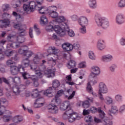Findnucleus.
Wrapping results in <instances>:
<instances>
[{"label": "nucleus", "instance_id": "obj_53", "mask_svg": "<svg viewBox=\"0 0 125 125\" xmlns=\"http://www.w3.org/2000/svg\"><path fill=\"white\" fill-rule=\"evenodd\" d=\"M70 19H71L72 21L76 22V21H79L80 18H79V16H78L77 15H73L70 16Z\"/></svg>", "mask_w": 125, "mask_h": 125}, {"label": "nucleus", "instance_id": "obj_57", "mask_svg": "<svg viewBox=\"0 0 125 125\" xmlns=\"http://www.w3.org/2000/svg\"><path fill=\"white\" fill-rule=\"evenodd\" d=\"M2 8L3 9V11L4 12L5 11H7L8 8H9V4H4L2 6Z\"/></svg>", "mask_w": 125, "mask_h": 125}, {"label": "nucleus", "instance_id": "obj_39", "mask_svg": "<svg viewBox=\"0 0 125 125\" xmlns=\"http://www.w3.org/2000/svg\"><path fill=\"white\" fill-rule=\"evenodd\" d=\"M43 94L48 97H52V90L51 88L47 89L43 92Z\"/></svg>", "mask_w": 125, "mask_h": 125}, {"label": "nucleus", "instance_id": "obj_61", "mask_svg": "<svg viewBox=\"0 0 125 125\" xmlns=\"http://www.w3.org/2000/svg\"><path fill=\"white\" fill-rule=\"evenodd\" d=\"M125 111V104H123L121 105L119 108V113L120 114H123Z\"/></svg>", "mask_w": 125, "mask_h": 125}, {"label": "nucleus", "instance_id": "obj_44", "mask_svg": "<svg viewBox=\"0 0 125 125\" xmlns=\"http://www.w3.org/2000/svg\"><path fill=\"white\" fill-rule=\"evenodd\" d=\"M32 55H33V52L32 51L26 49L25 52L24 53V55H23V56H26V57H27L26 58L29 59V58H30Z\"/></svg>", "mask_w": 125, "mask_h": 125}, {"label": "nucleus", "instance_id": "obj_35", "mask_svg": "<svg viewBox=\"0 0 125 125\" xmlns=\"http://www.w3.org/2000/svg\"><path fill=\"white\" fill-rule=\"evenodd\" d=\"M23 121V118L19 115L16 116L13 119V122L15 123V124H18V123H20V122H22Z\"/></svg>", "mask_w": 125, "mask_h": 125}, {"label": "nucleus", "instance_id": "obj_49", "mask_svg": "<svg viewBox=\"0 0 125 125\" xmlns=\"http://www.w3.org/2000/svg\"><path fill=\"white\" fill-rule=\"evenodd\" d=\"M105 102L107 105H110L113 103V99L110 97H106L105 98Z\"/></svg>", "mask_w": 125, "mask_h": 125}, {"label": "nucleus", "instance_id": "obj_18", "mask_svg": "<svg viewBox=\"0 0 125 125\" xmlns=\"http://www.w3.org/2000/svg\"><path fill=\"white\" fill-rule=\"evenodd\" d=\"M92 72L91 76L92 78H96V76L100 74V68L96 66H93L91 67Z\"/></svg>", "mask_w": 125, "mask_h": 125}, {"label": "nucleus", "instance_id": "obj_29", "mask_svg": "<svg viewBox=\"0 0 125 125\" xmlns=\"http://www.w3.org/2000/svg\"><path fill=\"white\" fill-rule=\"evenodd\" d=\"M70 28V21L65 17H63V30Z\"/></svg>", "mask_w": 125, "mask_h": 125}, {"label": "nucleus", "instance_id": "obj_32", "mask_svg": "<svg viewBox=\"0 0 125 125\" xmlns=\"http://www.w3.org/2000/svg\"><path fill=\"white\" fill-rule=\"evenodd\" d=\"M31 79L32 81H33L34 86L35 87L39 86V83L38 81L40 78L38 77V76H36V75H33L31 77Z\"/></svg>", "mask_w": 125, "mask_h": 125}, {"label": "nucleus", "instance_id": "obj_48", "mask_svg": "<svg viewBox=\"0 0 125 125\" xmlns=\"http://www.w3.org/2000/svg\"><path fill=\"white\" fill-rule=\"evenodd\" d=\"M88 55L90 59H91L92 60H95L96 59V57L92 51H89Z\"/></svg>", "mask_w": 125, "mask_h": 125}, {"label": "nucleus", "instance_id": "obj_52", "mask_svg": "<svg viewBox=\"0 0 125 125\" xmlns=\"http://www.w3.org/2000/svg\"><path fill=\"white\" fill-rule=\"evenodd\" d=\"M94 122L95 123V124H101L102 123H103V122L105 123V121L100 119L96 117H94Z\"/></svg>", "mask_w": 125, "mask_h": 125}, {"label": "nucleus", "instance_id": "obj_8", "mask_svg": "<svg viewBox=\"0 0 125 125\" xmlns=\"http://www.w3.org/2000/svg\"><path fill=\"white\" fill-rule=\"evenodd\" d=\"M36 64L34 63V65H30V69L35 71V74L38 78H42L43 77V71L44 69H42V66H38Z\"/></svg>", "mask_w": 125, "mask_h": 125}, {"label": "nucleus", "instance_id": "obj_43", "mask_svg": "<svg viewBox=\"0 0 125 125\" xmlns=\"http://www.w3.org/2000/svg\"><path fill=\"white\" fill-rule=\"evenodd\" d=\"M118 7L119 8H124L125 7V0H120L117 3Z\"/></svg>", "mask_w": 125, "mask_h": 125}, {"label": "nucleus", "instance_id": "obj_4", "mask_svg": "<svg viewBox=\"0 0 125 125\" xmlns=\"http://www.w3.org/2000/svg\"><path fill=\"white\" fill-rule=\"evenodd\" d=\"M57 7L51 6L48 8V14L52 18H56L55 21L58 23H62L63 22V16H59L58 13L56 12Z\"/></svg>", "mask_w": 125, "mask_h": 125}, {"label": "nucleus", "instance_id": "obj_62", "mask_svg": "<svg viewBox=\"0 0 125 125\" xmlns=\"http://www.w3.org/2000/svg\"><path fill=\"white\" fill-rule=\"evenodd\" d=\"M86 67V65L85 64V62H81L79 64L78 68H80V69L85 68Z\"/></svg>", "mask_w": 125, "mask_h": 125}, {"label": "nucleus", "instance_id": "obj_16", "mask_svg": "<svg viewBox=\"0 0 125 125\" xmlns=\"http://www.w3.org/2000/svg\"><path fill=\"white\" fill-rule=\"evenodd\" d=\"M28 0H13L12 2V6L14 8H17V7H19L24 4L25 2H27Z\"/></svg>", "mask_w": 125, "mask_h": 125}, {"label": "nucleus", "instance_id": "obj_27", "mask_svg": "<svg viewBox=\"0 0 125 125\" xmlns=\"http://www.w3.org/2000/svg\"><path fill=\"white\" fill-rule=\"evenodd\" d=\"M96 83H97V77H96V78H93V79L87 83L86 89H87L88 88V89H89L90 88H91V89H93V88H92L91 85H94V84H96Z\"/></svg>", "mask_w": 125, "mask_h": 125}, {"label": "nucleus", "instance_id": "obj_38", "mask_svg": "<svg viewBox=\"0 0 125 125\" xmlns=\"http://www.w3.org/2000/svg\"><path fill=\"white\" fill-rule=\"evenodd\" d=\"M26 49H28V46L26 45L22 46L19 50V53H20V54H23V55L24 56L25 53L26 52Z\"/></svg>", "mask_w": 125, "mask_h": 125}, {"label": "nucleus", "instance_id": "obj_14", "mask_svg": "<svg viewBox=\"0 0 125 125\" xmlns=\"http://www.w3.org/2000/svg\"><path fill=\"white\" fill-rule=\"evenodd\" d=\"M22 69V71H24L25 69L22 65H19L18 67L16 66H13V67H10L11 74L13 76L17 75L19 72H20V69Z\"/></svg>", "mask_w": 125, "mask_h": 125}, {"label": "nucleus", "instance_id": "obj_50", "mask_svg": "<svg viewBox=\"0 0 125 125\" xmlns=\"http://www.w3.org/2000/svg\"><path fill=\"white\" fill-rule=\"evenodd\" d=\"M4 53L6 56L9 57V56H12L13 55L14 52L10 50H6L4 52Z\"/></svg>", "mask_w": 125, "mask_h": 125}, {"label": "nucleus", "instance_id": "obj_7", "mask_svg": "<svg viewBox=\"0 0 125 125\" xmlns=\"http://www.w3.org/2000/svg\"><path fill=\"white\" fill-rule=\"evenodd\" d=\"M30 6L31 10H38L40 14H47L48 13V8H46L45 6L40 7V6L37 5L36 2H31L30 3Z\"/></svg>", "mask_w": 125, "mask_h": 125}, {"label": "nucleus", "instance_id": "obj_5", "mask_svg": "<svg viewBox=\"0 0 125 125\" xmlns=\"http://www.w3.org/2000/svg\"><path fill=\"white\" fill-rule=\"evenodd\" d=\"M48 53H49L47 56H49V55H51V56H53L51 57V60H49L50 61L52 62V66H55L56 65V60L59 59H62L63 58L62 56H59L57 52H56V49H55V47H50L48 48L47 50ZM55 58V59H54Z\"/></svg>", "mask_w": 125, "mask_h": 125}, {"label": "nucleus", "instance_id": "obj_31", "mask_svg": "<svg viewBox=\"0 0 125 125\" xmlns=\"http://www.w3.org/2000/svg\"><path fill=\"white\" fill-rule=\"evenodd\" d=\"M77 66V62L73 60H70L67 64V67L68 69H73Z\"/></svg>", "mask_w": 125, "mask_h": 125}, {"label": "nucleus", "instance_id": "obj_54", "mask_svg": "<svg viewBox=\"0 0 125 125\" xmlns=\"http://www.w3.org/2000/svg\"><path fill=\"white\" fill-rule=\"evenodd\" d=\"M81 27L80 29V33L82 34H86V27H85L86 25H81Z\"/></svg>", "mask_w": 125, "mask_h": 125}, {"label": "nucleus", "instance_id": "obj_34", "mask_svg": "<svg viewBox=\"0 0 125 125\" xmlns=\"http://www.w3.org/2000/svg\"><path fill=\"white\" fill-rule=\"evenodd\" d=\"M21 64L25 68H27L30 66V60L28 58L24 59L22 61Z\"/></svg>", "mask_w": 125, "mask_h": 125}, {"label": "nucleus", "instance_id": "obj_15", "mask_svg": "<svg viewBox=\"0 0 125 125\" xmlns=\"http://www.w3.org/2000/svg\"><path fill=\"white\" fill-rule=\"evenodd\" d=\"M99 92L106 94L108 93V87L106 84L103 82L100 83L99 84Z\"/></svg>", "mask_w": 125, "mask_h": 125}, {"label": "nucleus", "instance_id": "obj_6", "mask_svg": "<svg viewBox=\"0 0 125 125\" xmlns=\"http://www.w3.org/2000/svg\"><path fill=\"white\" fill-rule=\"evenodd\" d=\"M63 110L65 111L63 116V120H67L66 117H67L68 116H71V115L77 113L74 112L73 109L71 108V104H70V102L68 101L63 103Z\"/></svg>", "mask_w": 125, "mask_h": 125}, {"label": "nucleus", "instance_id": "obj_51", "mask_svg": "<svg viewBox=\"0 0 125 125\" xmlns=\"http://www.w3.org/2000/svg\"><path fill=\"white\" fill-rule=\"evenodd\" d=\"M6 40H2L1 41H0V52H1L2 51V50L3 49V45L5 44V42H6Z\"/></svg>", "mask_w": 125, "mask_h": 125}, {"label": "nucleus", "instance_id": "obj_40", "mask_svg": "<svg viewBox=\"0 0 125 125\" xmlns=\"http://www.w3.org/2000/svg\"><path fill=\"white\" fill-rule=\"evenodd\" d=\"M47 22V18H46V17L45 16L43 15L41 16L40 20V24H42V25H44L45 24H46Z\"/></svg>", "mask_w": 125, "mask_h": 125}, {"label": "nucleus", "instance_id": "obj_22", "mask_svg": "<svg viewBox=\"0 0 125 125\" xmlns=\"http://www.w3.org/2000/svg\"><path fill=\"white\" fill-rule=\"evenodd\" d=\"M6 102H7V101L5 98H2L0 99V116H2V115H3V112L4 111V110H5V107L1 105H2V104H5Z\"/></svg>", "mask_w": 125, "mask_h": 125}, {"label": "nucleus", "instance_id": "obj_1", "mask_svg": "<svg viewBox=\"0 0 125 125\" xmlns=\"http://www.w3.org/2000/svg\"><path fill=\"white\" fill-rule=\"evenodd\" d=\"M7 40L8 42L15 41L7 44V47H11V48L14 49L20 47L21 43H23V42H25V38L17 37L16 35H13L10 34L7 37Z\"/></svg>", "mask_w": 125, "mask_h": 125}, {"label": "nucleus", "instance_id": "obj_47", "mask_svg": "<svg viewBox=\"0 0 125 125\" xmlns=\"http://www.w3.org/2000/svg\"><path fill=\"white\" fill-rule=\"evenodd\" d=\"M118 107L116 105H111V110H110V113H112L113 114H116V113H118Z\"/></svg>", "mask_w": 125, "mask_h": 125}, {"label": "nucleus", "instance_id": "obj_63", "mask_svg": "<svg viewBox=\"0 0 125 125\" xmlns=\"http://www.w3.org/2000/svg\"><path fill=\"white\" fill-rule=\"evenodd\" d=\"M11 17V16H10V14L4 12L2 15V18H10Z\"/></svg>", "mask_w": 125, "mask_h": 125}, {"label": "nucleus", "instance_id": "obj_13", "mask_svg": "<svg viewBox=\"0 0 125 125\" xmlns=\"http://www.w3.org/2000/svg\"><path fill=\"white\" fill-rule=\"evenodd\" d=\"M25 89H26V85L23 84H21L20 86L16 85L13 87V93L16 95H19Z\"/></svg>", "mask_w": 125, "mask_h": 125}, {"label": "nucleus", "instance_id": "obj_46", "mask_svg": "<svg viewBox=\"0 0 125 125\" xmlns=\"http://www.w3.org/2000/svg\"><path fill=\"white\" fill-rule=\"evenodd\" d=\"M40 60H41V57L39 56V55H35L33 58L34 64H39L40 63Z\"/></svg>", "mask_w": 125, "mask_h": 125}, {"label": "nucleus", "instance_id": "obj_30", "mask_svg": "<svg viewBox=\"0 0 125 125\" xmlns=\"http://www.w3.org/2000/svg\"><path fill=\"white\" fill-rule=\"evenodd\" d=\"M12 15L14 16V17H16V19L18 22H21V21L24 20V17L20 15L16 12H13Z\"/></svg>", "mask_w": 125, "mask_h": 125}, {"label": "nucleus", "instance_id": "obj_9", "mask_svg": "<svg viewBox=\"0 0 125 125\" xmlns=\"http://www.w3.org/2000/svg\"><path fill=\"white\" fill-rule=\"evenodd\" d=\"M33 92L34 93L32 94V96L38 98L34 103L35 108H40V107H42V106H43V103H42V98H39L40 96V92H39V91H38V89H36L33 90Z\"/></svg>", "mask_w": 125, "mask_h": 125}, {"label": "nucleus", "instance_id": "obj_33", "mask_svg": "<svg viewBox=\"0 0 125 125\" xmlns=\"http://www.w3.org/2000/svg\"><path fill=\"white\" fill-rule=\"evenodd\" d=\"M12 79L13 83L16 84V85H18V84H20L21 83V79L20 77H10Z\"/></svg>", "mask_w": 125, "mask_h": 125}, {"label": "nucleus", "instance_id": "obj_36", "mask_svg": "<svg viewBox=\"0 0 125 125\" xmlns=\"http://www.w3.org/2000/svg\"><path fill=\"white\" fill-rule=\"evenodd\" d=\"M46 74L48 75V78H53L55 76V71L54 69H48Z\"/></svg>", "mask_w": 125, "mask_h": 125}, {"label": "nucleus", "instance_id": "obj_26", "mask_svg": "<svg viewBox=\"0 0 125 125\" xmlns=\"http://www.w3.org/2000/svg\"><path fill=\"white\" fill-rule=\"evenodd\" d=\"M33 2H36L35 1H31L29 2V5H27L26 4H23V8L24 11H25L27 13H29V12H31V11H34L35 10H32V9L31 8V3Z\"/></svg>", "mask_w": 125, "mask_h": 125}, {"label": "nucleus", "instance_id": "obj_10", "mask_svg": "<svg viewBox=\"0 0 125 125\" xmlns=\"http://www.w3.org/2000/svg\"><path fill=\"white\" fill-rule=\"evenodd\" d=\"M65 46L66 47H64L63 48V49L66 50V51H71V50H73V49H75V50H77L79 51L81 49V46H80V44L77 43H75L73 44L71 43H69L68 42H64L63 43V46Z\"/></svg>", "mask_w": 125, "mask_h": 125}, {"label": "nucleus", "instance_id": "obj_24", "mask_svg": "<svg viewBox=\"0 0 125 125\" xmlns=\"http://www.w3.org/2000/svg\"><path fill=\"white\" fill-rule=\"evenodd\" d=\"M10 24V21L7 19L0 20V28H7Z\"/></svg>", "mask_w": 125, "mask_h": 125}, {"label": "nucleus", "instance_id": "obj_2", "mask_svg": "<svg viewBox=\"0 0 125 125\" xmlns=\"http://www.w3.org/2000/svg\"><path fill=\"white\" fill-rule=\"evenodd\" d=\"M62 101L59 97L57 96H55V98L53 99L51 101L50 106L51 107H49L48 110H50V112L52 114H56L57 111H58V107L57 106H60V109L62 111L63 110V105H62Z\"/></svg>", "mask_w": 125, "mask_h": 125}, {"label": "nucleus", "instance_id": "obj_23", "mask_svg": "<svg viewBox=\"0 0 125 125\" xmlns=\"http://www.w3.org/2000/svg\"><path fill=\"white\" fill-rule=\"evenodd\" d=\"M101 60L105 63L111 62L113 60V56L111 54L104 55L102 57Z\"/></svg>", "mask_w": 125, "mask_h": 125}, {"label": "nucleus", "instance_id": "obj_12", "mask_svg": "<svg viewBox=\"0 0 125 125\" xmlns=\"http://www.w3.org/2000/svg\"><path fill=\"white\" fill-rule=\"evenodd\" d=\"M14 28L15 29H17L19 31H21L19 35V36L17 37H21V38H23V36H25L26 35V25H20L18 24H16L14 25Z\"/></svg>", "mask_w": 125, "mask_h": 125}, {"label": "nucleus", "instance_id": "obj_55", "mask_svg": "<svg viewBox=\"0 0 125 125\" xmlns=\"http://www.w3.org/2000/svg\"><path fill=\"white\" fill-rule=\"evenodd\" d=\"M116 69H117V65L116 64H112L109 67V71H110L111 73H115Z\"/></svg>", "mask_w": 125, "mask_h": 125}, {"label": "nucleus", "instance_id": "obj_17", "mask_svg": "<svg viewBox=\"0 0 125 125\" xmlns=\"http://www.w3.org/2000/svg\"><path fill=\"white\" fill-rule=\"evenodd\" d=\"M115 22L118 25H122L125 23V16L122 14H118L116 17Z\"/></svg>", "mask_w": 125, "mask_h": 125}, {"label": "nucleus", "instance_id": "obj_41", "mask_svg": "<svg viewBox=\"0 0 125 125\" xmlns=\"http://www.w3.org/2000/svg\"><path fill=\"white\" fill-rule=\"evenodd\" d=\"M6 64L7 66H8V67H10V68L13 67V66H15V62L13 61L12 59L8 60L6 62Z\"/></svg>", "mask_w": 125, "mask_h": 125}, {"label": "nucleus", "instance_id": "obj_19", "mask_svg": "<svg viewBox=\"0 0 125 125\" xmlns=\"http://www.w3.org/2000/svg\"><path fill=\"white\" fill-rule=\"evenodd\" d=\"M66 119L68 120L69 123H74L76 120H80L81 117L77 113H73L72 115L68 116Z\"/></svg>", "mask_w": 125, "mask_h": 125}, {"label": "nucleus", "instance_id": "obj_37", "mask_svg": "<svg viewBox=\"0 0 125 125\" xmlns=\"http://www.w3.org/2000/svg\"><path fill=\"white\" fill-rule=\"evenodd\" d=\"M59 86H60V82L57 80H55L53 81V87L56 89H59Z\"/></svg>", "mask_w": 125, "mask_h": 125}, {"label": "nucleus", "instance_id": "obj_60", "mask_svg": "<svg viewBox=\"0 0 125 125\" xmlns=\"http://www.w3.org/2000/svg\"><path fill=\"white\" fill-rule=\"evenodd\" d=\"M3 119L4 122H9V121L11 119V116L9 115H4L3 117Z\"/></svg>", "mask_w": 125, "mask_h": 125}, {"label": "nucleus", "instance_id": "obj_56", "mask_svg": "<svg viewBox=\"0 0 125 125\" xmlns=\"http://www.w3.org/2000/svg\"><path fill=\"white\" fill-rule=\"evenodd\" d=\"M87 91L90 93V94H92L94 97H97V94L94 92H93V89H86Z\"/></svg>", "mask_w": 125, "mask_h": 125}, {"label": "nucleus", "instance_id": "obj_11", "mask_svg": "<svg viewBox=\"0 0 125 125\" xmlns=\"http://www.w3.org/2000/svg\"><path fill=\"white\" fill-rule=\"evenodd\" d=\"M46 30L47 32H52L54 31L59 36L61 37L63 36V29L59 25H55L54 27L52 25H48L46 26Z\"/></svg>", "mask_w": 125, "mask_h": 125}, {"label": "nucleus", "instance_id": "obj_45", "mask_svg": "<svg viewBox=\"0 0 125 125\" xmlns=\"http://www.w3.org/2000/svg\"><path fill=\"white\" fill-rule=\"evenodd\" d=\"M115 99L117 102H123V95L121 94H117L115 96Z\"/></svg>", "mask_w": 125, "mask_h": 125}, {"label": "nucleus", "instance_id": "obj_58", "mask_svg": "<svg viewBox=\"0 0 125 125\" xmlns=\"http://www.w3.org/2000/svg\"><path fill=\"white\" fill-rule=\"evenodd\" d=\"M97 47L99 50H103V49H105V47H106V46H105V44H97Z\"/></svg>", "mask_w": 125, "mask_h": 125}, {"label": "nucleus", "instance_id": "obj_25", "mask_svg": "<svg viewBox=\"0 0 125 125\" xmlns=\"http://www.w3.org/2000/svg\"><path fill=\"white\" fill-rule=\"evenodd\" d=\"M93 102V99L88 98L87 100L84 101L83 102L82 106L85 109H87V108H89V107H90V103H92Z\"/></svg>", "mask_w": 125, "mask_h": 125}, {"label": "nucleus", "instance_id": "obj_28", "mask_svg": "<svg viewBox=\"0 0 125 125\" xmlns=\"http://www.w3.org/2000/svg\"><path fill=\"white\" fill-rule=\"evenodd\" d=\"M88 5L91 9H96L97 8V1L96 0H89Z\"/></svg>", "mask_w": 125, "mask_h": 125}, {"label": "nucleus", "instance_id": "obj_42", "mask_svg": "<svg viewBox=\"0 0 125 125\" xmlns=\"http://www.w3.org/2000/svg\"><path fill=\"white\" fill-rule=\"evenodd\" d=\"M84 121L86 123H92L93 122V119H92L91 115H87L84 118Z\"/></svg>", "mask_w": 125, "mask_h": 125}, {"label": "nucleus", "instance_id": "obj_20", "mask_svg": "<svg viewBox=\"0 0 125 125\" xmlns=\"http://www.w3.org/2000/svg\"><path fill=\"white\" fill-rule=\"evenodd\" d=\"M78 24L80 26H87L88 24V20L86 17L81 16L78 20Z\"/></svg>", "mask_w": 125, "mask_h": 125}, {"label": "nucleus", "instance_id": "obj_64", "mask_svg": "<svg viewBox=\"0 0 125 125\" xmlns=\"http://www.w3.org/2000/svg\"><path fill=\"white\" fill-rule=\"evenodd\" d=\"M120 43L121 45H125V37H123L120 39Z\"/></svg>", "mask_w": 125, "mask_h": 125}, {"label": "nucleus", "instance_id": "obj_3", "mask_svg": "<svg viewBox=\"0 0 125 125\" xmlns=\"http://www.w3.org/2000/svg\"><path fill=\"white\" fill-rule=\"evenodd\" d=\"M95 21L99 27L106 29L109 27V21L106 18L102 17L100 14L96 13L95 15Z\"/></svg>", "mask_w": 125, "mask_h": 125}, {"label": "nucleus", "instance_id": "obj_59", "mask_svg": "<svg viewBox=\"0 0 125 125\" xmlns=\"http://www.w3.org/2000/svg\"><path fill=\"white\" fill-rule=\"evenodd\" d=\"M90 113H92V114H95L96 112H97V108L93 106L91 107L89 109Z\"/></svg>", "mask_w": 125, "mask_h": 125}, {"label": "nucleus", "instance_id": "obj_21", "mask_svg": "<svg viewBox=\"0 0 125 125\" xmlns=\"http://www.w3.org/2000/svg\"><path fill=\"white\" fill-rule=\"evenodd\" d=\"M69 36L71 38H73V37H75V32L73 31V30L70 29V27L66 28L65 29H63V36Z\"/></svg>", "mask_w": 125, "mask_h": 125}]
</instances>
